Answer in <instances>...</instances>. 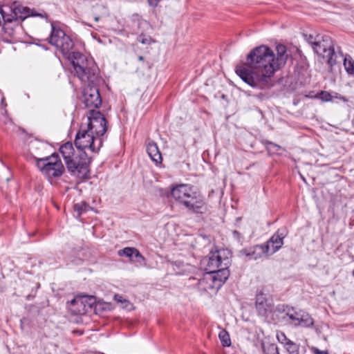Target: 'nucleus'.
Instances as JSON below:
<instances>
[{
	"mask_svg": "<svg viewBox=\"0 0 354 354\" xmlns=\"http://www.w3.org/2000/svg\"><path fill=\"white\" fill-rule=\"evenodd\" d=\"M278 340L281 344H283L286 346V342H288V339L286 336V335L283 333H280L279 334H277V336Z\"/></svg>",
	"mask_w": 354,
	"mask_h": 354,
	"instance_id": "obj_29",
	"label": "nucleus"
},
{
	"mask_svg": "<svg viewBox=\"0 0 354 354\" xmlns=\"http://www.w3.org/2000/svg\"><path fill=\"white\" fill-rule=\"evenodd\" d=\"M147 152L150 158L156 164L161 163L162 160L161 153L158 145L153 141H149L147 145Z\"/></svg>",
	"mask_w": 354,
	"mask_h": 354,
	"instance_id": "obj_18",
	"label": "nucleus"
},
{
	"mask_svg": "<svg viewBox=\"0 0 354 354\" xmlns=\"http://www.w3.org/2000/svg\"><path fill=\"white\" fill-rule=\"evenodd\" d=\"M344 66L348 74H354V61L351 56L346 55L344 58Z\"/></svg>",
	"mask_w": 354,
	"mask_h": 354,
	"instance_id": "obj_21",
	"label": "nucleus"
},
{
	"mask_svg": "<svg viewBox=\"0 0 354 354\" xmlns=\"http://www.w3.org/2000/svg\"><path fill=\"white\" fill-rule=\"evenodd\" d=\"M37 166L48 178L59 177L64 171V167L56 153L39 159Z\"/></svg>",
	"mask_w": 354,
	"mask_h": 354,
	"instance_id": "obj_7",
	"label": "nucleus"
},
{
	"mask_svg": "<svg viewBox=\"0 0 354 354\" xmlns=\"http://www.w3.org/2000/svg\"><path fill=\"white\" fill-rule=\"evenodd\" d=\"M94 298L92 297H78L74 298L69 302L68 308L70 312L73 315H84L91 310Z\"/></svg>",
	"mask_w": 354,
	"mask_h": 354,
	"instance_id": "obj_12",
	"label": "nucleus"
},
{
	"mask_svg": "<svg viewBox=\"0 0 354 354\" xmlns=\"http://www.w3.org/2000/svg\"><path fill=\"white\" fill-rule=\"evenodd\" d=\"M310 351L314 354H329L328 351H320L319 348H317L316 347H314V346L310 348Z\"/></svg>",
	"mask_w": 354,
	"mask_h": 354,
	"instance_id": "obj_31",
	"label": "nucleus"
},
{
	"mask_svg": "<svg viewBox=\"0 0 354 354\" xmlns=\"http://www.w3.org/2000/svg\"><path fill=\"white\" fill-rule=\"evenodd\" d=\"M230 276L229 270H222L220 274L205 272L198 280V286L201 290L216 292Z\"/></svg>",
	"mask_w": 354,
	"mask_h": 354,
	"instance_id": "obj_8",
	"label": "nucleus"
},
{
	"mask_svg": "<svg viewBox=\"0 0 354 354\" xmlns=\"http://www.w3.org/2000/svg\"><path fill=\"white\" fill-rule=\"evenodd\" d=\"M134 257L136 258V261L139 263H142L145 261V257L140 253L138 249L136 250Z\"/></svg>",
	"mask_w": 354,
	"mask_h": 354,
	"instance_id": "obj_30",
	"label": "nucleus"
},
{
	"mask_svg": "<svg viewBox=\"0 0 354 354\" xmlns=\"http://www.w3.org/2000/svg\"><path fill=\"white\" fill-rule=\"evenodd\" d=\"M267 148L268 151L273 152H277L279 150L281 149V147L279 145L271 142H268Z\"/></svg>",
	"mask_w": 354,
	"mask_h": 354,
	"instance_id": "obj_28",
	"label": "nucleus"
},
{
	"mask_svg": "<svg viewBox=\"0 0 354 354\" xmlns=\"http://www.w3.org/2000/svg\"><path fill=\"white\" fill-rule=\"evenodd\" d=\"M136 250L137 249L135 248L127 247L122 250H120L118 252V254L120 257L125 256L127 257L131 258L135 255Z\"/></svg>",
	"mask_w": 354,
	"mask_h": 354,
	"instance_id": "obj_24",
	"label": "nucleus"
},
{
	"mask_svg": "<svg viewBox=\"0 0 354 354\" xmlns=\"http://www.w3.org/2000/svg\"><path fill=\"white\" fill-rule=\"evenodd\" d=\"M75 75L84 84L83 101L85 106L95 110L102 104L99 89L96 86L98 80L97 67L91 58L86 57L79 52H73L71 57Z\"/></svg>",
	"mask_w": 354,
	"mask_h": 354,
	"instance_id": "obj_2",
	"label": "nucleus"
},
{
	"mask_svg": "<svg viewBox=\"0 0 354 354\" xmlns=\"http://www.w3.org/2000/svg\"><path fill=\"white\" fill-rule=\"evenodd\" d=\"M74 211L77 213L76 216H80L83 213L88 212L91 207L85 202L75 203L73 206Z\"/></svg>",
	"mask_w": 354,
	"mask_h": 354,
	"instance_id": "obj_20",
	"label": "nucleus"
},
{
	"mask_svg": "<svg viewBox=\"0 0 354 354\" xmlns=\"http://www.w3.org/2000/svg\"><path fill=\"white\" fill-rule=\"evenodd\" d=\"M99 19H100L99 17H95V21H99Z\"/></svg>",
	"mask_w": 354,
	"mask_h": 354,
	"instance_id": "obj_35",
	"label": "nucleus"
},
{
	"mask_svg": "<svg viewBox=\"0 0 354 354\" xmlns=\"http://www.w3.org/2000/svg\"><path fill=\"white\" fill-rule=\"evenodd\" d=\"M265 354H279L278 347L273 344H270L263 347Z\"/></svg>",
	"mask_w": 354,
	"mask_h": 354,
	"instance_id": "obj_25",
	"label": "nucleus"
},
{
	"mask_svg": "<svg viewBox=\"0 0 354 354\" xmlns=\"http://www.w3.org/2000/svg\"><path fill=\"white\" fill-rule=\"evenodd\" d=\"M10 10L12 12V15H10V17H14V20L15 21L18 19L24 20L28 17L35 15L32 10L18 2H13L10 7Z\"/></svg>",
	"mask_w": 354,
	"mask_h": 354,
	"instance_id": "obj_15",
	"label": "nucleus"
},
{
	"mask_svg": "<svg viewBox=\"0 0 354 354\" xmlns=\"http://www.w3.org/2000/svg\"><path fill=\"white\" fill-rule=\"evenodd\" d=\"M138 40L141 44L145 45H150L151 44L155 42V40H153L150 36L146 35L145 34H140L138 37Z\"/></svg>",
	"mask_w": 354,
	"mask_h": 354,
	"instance_id": "obj_26",
	"label": "nucleus"
},
{
	"mask_svg": "<svg viewBox=\"0 0 354 354\" xmlns=\"http://www.w3.org/2000/svg\"><path fill=\"white\" fill-rule=\"evenodd\" d=\"M283 236L278 233L273 234L266 244H263L267 255L272 254L280 249L283 244Z\"/></svg>",
	"mask_w": 354,
	"mask_h": 354,
	"instance_id": "obj_17",
	"label": "nucleus"
},
{
	"mask_svg": "<svg viewBox=\"0 0 354 354\" xmlns=\"http://www.w3.org/2000/svg\"><path fill=\"white\" fill-rule=\"evenodd\" d=\"M242 257L247 260H257L261 258L264 254H267L263 245H257L255 246L245 248L240 251Z\"/></svg>",
	"mask_w": 354,
	"mask_h": 354,
	"instance_id": "obj_16",
	"label": "nucleus"
},
{
	"mask_svg": "<svg viewBox=\"0 0 354 354\" xmlns=\"http://www.w3.org/2000/svg\"><path fill=\"white\" fill-rule=\"evenodd\" d=\"M307 41L311 44L314 51L326 59L330 67L336 64L337 55L335 52L334 41L330 36L324 35L321 40L314 41L313 37L309 35Z\"/></svg>",
	"mask_w": 354,
	"mask_h": 354,
	"instance_id": "obj_5",
	"label": "nucleus"
},
{
	"mask_svg": "<svg viewBox=\"0 0 354 354\" xmlns=\"http://www.w3.org/2000/svg\"><path fill=\"white\" fill-rule=\"evenodd\" d=\"M171 196L194 213L203 214L207 210L203 196L194 191L190 185L180 184L173 187Z\"/></svg>",
	"mask_w": 354,
	"mask_h": 354,
	"instance_id": "obj_4",
	"label": "nucleus"
},
{
	"mask_svg": "<svg viewBox=\"0 0 354 354\" xmlns=\"http://www.w3.org/2000/svg\"><path fill=\"white\" fill-rule=\"evenodd\" d=\"M317 97L321 99L324 102H329L332 100L331 95L327 91H321L317 95Z\"/></svg>",
	"mask_w": 354,
	"mask_h": 354,
	"instance_id": "obj_27",
	"label": "nucleus"
},
{
	"mask_svg": "<svg viewBox=\"0 0 354 354\" xmlns=\"http://www.w3.org/2000/svg\"><path fill=\"white\" fill-rule=\"evenodd\" d=\"M75 145L80 151L89 149L92 152H97L102 145V139L97 138L82 124L76 135Z\"/></svg>",
	"mask_w": 354,
	"mask_h": 354,
	"instance_id": "obj_6",
	"label": "nucleus"
},
{
	"mask_svg": "<svg viewBox=\"0 0 354 354\" xmlns=\"http://www.w3.org/2000/svg\"><path fill=\"white\" fill-rule=\"evenodd\" d=\"M59 152L69 172L80 179L88 178L91 160L84 151H80L79 154L75 155L72 143L66 142L60 147Z\"/></svg>",
	"mask_w": 354,
	"mask_h": 354,
	"instance_id": "obj_3",
	"label": "nucleus"
},
{
	"mask_svg": "<svg viewBox=\"0 0 354 354\" xmlns=\"http://www.w3.org/2000/svg\"><path fill=\"white\" fill-rule=\"evenodd\" d=\"M138 60L139 61H143L144 60V57L143 56H139L138 57Z\"/></svg>",
	"mask_w": 354,
	"mask_h": 354,
	"instance_id": "obj_34",
	"label": "nucleus"
},
{
	"mask_svg": "<svg viewBox=\"0 0 354 354\" xmlns=\"http://www.w3.org/2000/svg\"><path fill=\"white\" fill-rule=\"evenodd\" d=\"M86 129L97 138H101L106 131V120L101 112L90 110L88 115V123L84 125Z\"/></svg>",
	"mask_w": 354,
	"mask_h": 354,
	"instance_id": "obj_10",
	"label": "nucleus"
},
{
	"mask_svg": "<svg viewBox=\"0 0 354 354\" xmlns=\"http://www.w3.org/2000/svg\"><path fill=\"white\" fill-rule=\"evenodd\" d=\"M286 348L289 354H299V346L291 340L286 342Z\"/></svg>",
	"mask_w": 354,
	"mask_h": 354,
	"instance_id": "obj_23",
	"label": "nucleus"
},
{
	"mask_svg": "<svg viewBox=\"0 0 354 354\" xmlns=\"http://www.w3.org/2000/svg\"><path fill=\"white\" fill-rule=\"evenodd\" d=\"M203 262L205 264V270L207 273L220 274L222 270H228L227 266L230 263L228 258H223L221 251L211 252L205 257Z\"/></svg>",
	"mask_w": 354,
	"mask_h": 354,
	"instance_id": "obj_11",
	"label": "nucleus"
},
{
	"mask_svg": "<svg viewBox=\"0 0 354 354\" xmlns=\"http://www.w3.org/2000/svg\"><path fill=\"white\" fill-rule=\"evenodd\" d=\"M290 55L283 44L276 46V55L269 47L262 45L252 50L246 63L236 67V73L252 87L263 89L272 85L274 73L286 63Z\"/></svg>",
	"mask_w": 354,
	"mask_h": 354,
	"instance_id": "obj_1",
	"label": "nucleus"
},
{
	"mask_svg": "<svg viewBox=\"0 0 354 354\" xmlns=\"http://www.w3.org/2000/svg\"><path fill=\"white\" fill-rule=\"evenodd\" d=\"M0 12L2 14V17L4 21L3 26L4 32L10 36L12 35L14 33V28L12 24L13 23H16V21L14 20V17H10L9 15H6L3 10H0Z\"/></svg>",
	"mask_w": 354,
	"mask_h": 354,
	"instance_id": "obj_19",
	"label": "nucleus"
},
{
	"mask_svg": "<svg viewBox=\"0 0 354 354\" xmlns=\"http://www.w3.org/2000/svg\"><path fill=\"white\" fill-rule=\"evenodd\" d=\"M218 337L223 346H230L231 345L230 335L225 330H222L219 332Z\"/></svg>",
	"mask_w": 354,
	"mask_h": 354,
	"instance_id": "obj_22",
	"label": "nucleus"
},
{
	"mask_svg": "<svg viewBox=\"0 0 354 354\" xmlns=\"http://www.w3.org/2000/svg\"><path fill=\"white\" fill-rule=\"evenodd\" d=\"M52 30L49 37V43L55 46L64 55L69 53L73 47L72 39L60 28L51 25Z\"/></svg>",
	"mask_w": 354,
	"mask_h": 354,
	"instance_id": "obj_9",
	"label": "nucleus"
},
{
	"mask_svg": "<svg viewBox=\"0 0 354 354\" xmlns=\"http://www.w3.org/2000/svg\"><path fill=\"white\" fill-rule=\"evenodd\" d=\"M353 276L354 277V270H353Z\"/></svg>",
	"mask_w": 354,
	"mask_h": 354,
	"instance_id": "obj_36",
	"label": "nucleus"
},
{
	"mask_svg": "<svg viewBox=\"0 0 354 354\" xmlns=\"http://www.w3.org/2000/svg\"><path fill=\"white\" fill-rule=\"evenodd\" d=\"M115 300L117 301L118 302H127V301L126 299H122V297L121 296H119V295H115Z\"/></svg>",
	"mask_w": 354,
	"mask_h": 354,
	"instance_id": "obj_33",
	"label": "nucleus"
},
{
	"mask_svg": "<svg viewBox=\"0 0 354 354\" xmlns=\"http://www.w3.org/2000/svg\"><path fill=\"white\" fill-rule=\"evenodd\" d=\"M273 306V301L270 297L261 292L257 295L255 307L259 315L268 317L272 313Z\"/></svg>",
	"mask_w": 354,
	"mask_h": 354,
	"instance_id": "obj_14",
	"label": "nucleus"
},
{
	"mask_svg": "<svg viewBox=\"0 0 354 354\" xmlns=\"http://www.w3.org/2000/svg\"><path fill=\"white\" fill-rule=\"evenodd\" d=\"M160 0H148L149 4L152 7H156Z\"/></svg>",
	"mask_w": 354,
	"mask_h": 354,
	"instance_id": "obj_32",
	"label": "nucleus"
},
{
	"mask_svg": "<svg viewBox=\"0 0 354 354\" xmlns=\"http://www.w3.org/2000/svg\"><path fill=\"white\" fill-rule=\"evenodd\" d=\"M286 315L295 326L309 327L313 325V319L310 315L301 310H296L294 308H288Z\"/></svg>",
	"mask_w": 354,
	"mask_h": 354,
	"instance_id": "obj_13",
	"label": "nucleus"
}]
</instances>
